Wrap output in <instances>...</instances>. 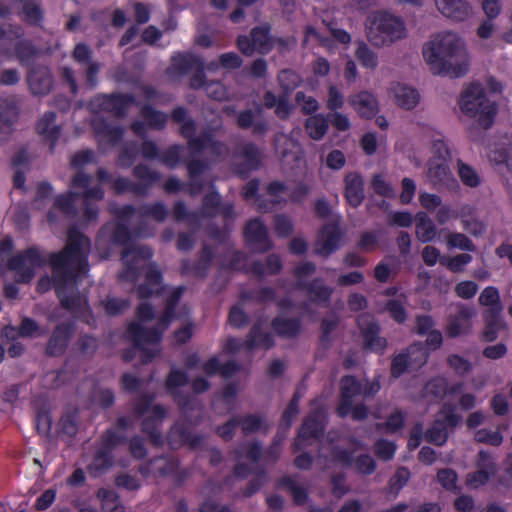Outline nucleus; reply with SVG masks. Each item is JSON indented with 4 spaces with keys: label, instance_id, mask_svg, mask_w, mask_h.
I'll return each mask as SVG.
<instances>
[{
    "label": "nucleus",
    "instance_id": "nucleus-59",
    "mask_svg": "<svg viewBox=\"0 0 512 512\" xmlns=\"http://www.w3.org/2000/svg\"><path fill=\"white\" fill-rule=\"evenodd\" d=\"M76 347L81 355L92 357L98 350L99 340L93 335L83 334L79 336Z\"/></svg>",
    "mask_w": 512,
    "mask_h": 512
},
{
    "label": "nucleus",
    "instance_id": "nucleus-28",
    "mask_svg": "<svg viewBox=\"0 0 512 512\" xmlns=\"http://www.w3.org/2000/svg\"><path fill=\"white\" fill-rule=\"evenodd\" d=\"M79 198L80 193L71 190L58 195L53 202L52 209L47 214V220L50 223L55 222L56 216L54 214V210H58L68 217H75L77 215L75 203Z\"/></svg>",
    "mask_w": 512,
    "mask_h": 512
},
{
    "label": "nucleus",
    "instance_id": "nucleus-51",
    "mask_svg": "<svg viewBox=\"0 0 512 512\" xmlns=\"http://www.w3.org/2000/svg\"><path fill=\"white\" fill-rule=\"evenodd\" d=\"M94 129L98 136L107 139L112 145L118 144L124 135V130L121 126H113L106 121L97 123Z\"/></svg>",
    "mask_w": 512,
    "mask_h": 512
},
{
    "label": "nucleus",
    "instance_id": "nucleus-11",
    "mask_svg": "<svg viewBox=\"0 0 512 512\" xmlns=\"http://www.w3.org/2000/svg\"><path fill=\"white\" fill-rule=\"evenodd\" d=\"M189 383L188 374L180 369H172L165 380V388L167 393L173 397L176 405L183 414L194 409V399L188 392L179 390L180 387Z\"/></svg>",
    "mask_w": 512,
    "mask_h": 512
},
{
    "label": "nucleus",
    "instance_id": "nucleus-16",
    "mask_svg": "<svg viewBox=\"0 0 512 512\" xmlns=\"http://www.w3.org/2000/svg\"><path fill=\"white\" fill-rule=\"evenodd\" d=\"M362 382L354 375H344L340 380L339 404L336 413L340 418H346L354 399L361 395Z\"/></svg>",
    "mask_w": 512,
    "mask_h": 512
},
{
    "label": "nucleus",
    "instance_id": "nucleus-37",
    "mask_svg": "<svg viewBox=\"0 0 512 512\" xmlns=\"http://www.w3.org/2000/svg\"><path fill=\"white\" fill-rule=\"evenodd\" d=\"M236 123L240 129L247 130L251 128L255 136L265 135L269 130V123L266 120L255 121V115L251 109L240 111Z\"/></svg>",
    "mask_w": 512,
    "mask_h": 512
},
{
    "label": "nucleus",
    "instance_id": "nucleus-36",
    "mask_svg": "<svg viewBox=\"0 0 512 512\" xmlns=\"http://www.w3.org/2000/svg\"><path fill=\"white\" fill-rule=\"evenodd\" d=\"M275 342L270 333L263 332L260 323H255L245 339V350L252 351L257 347H263L264 349H271Z\"/></svg>",
    "mask_w": 512,
    "mask_h": 512
},
{
    "label": "nucleus",
    "instance_id": "nucleus-33",
    "mask_svg": "<svg viewBox=\"0 0 512 512\" xmlns=\"http://www.w3.org/2000/svg\"><path fill=\"white\" fill-rule=\"evenodd\" d=\"M472 317V310L465 304H459L455 314H450L446 326V335L449 338L460 336Z\"/></svg>",
    "mask_w": 512,
    "mask_h": 512
},
{
    "label": "nucleus",
    "instance_id": "nucleus-57",
    "mask_svg": "<svg viewBox=\"0 0 512 512\" xmlns=\"http://www.w3.org/2000/svg\"><path fill=\"white\" fill-rule=\"evenodd\" d=\"M184 147L180 144L169 146L164 152H161L159 161L170 169L176 168L181 162Z\"/></svg>",
    "mask_w": 512,
    "mask_h": 512
},
{
    "label": "nucleus",
    "instance_id": "nucleus-55",
    "mask_svg": "<svg viewBox=\"0 0 512 512\" xmlns=\"http://www.w3.org/2000/svg\"><path fill=\"white\" fill-rule=\"evenodd\" d=\"M448 381L442 376L431 378L424 386V392L435 399H444L447 396Z\"/></svg>",
    "mask_w": 512,
    "mask_h": 512
},
{
    "label": "nucleus",
    "instance_id": "nucleus-21",
    "mask_svg": "<svg viewBox=\"0 0 512 512\" xmlns=\"http://www.w3.org/2000/svg\"><path fill=\"white\" fill-rule=\"evenodd\" d=\"M71 323L63 322L56 325L47 341L45 354L49 357H59L66 352L73 335Z\"/></svg>",
    "mask_w": 512,
    "mask_h": 512
},
{
    "label": "nucleus",
    "instance_id": "nucleus-31",
    "mask_svg": "<svg viewBox=\"0 0 512 512\" xmlns=\"http://www.w3.org/2000/svg\"><path fill=\"white\" fill-rule=\"evenodd\" d=\"M186 168L189 176L187 193L191 196H196L204 188V181L200 179V176L208 169V164L201 159H192L186 163Z\"/></svg>",
    "mask_w": 512,
    "mask_h": 512
},
{
    "label": "nucleus",
    "instance_id": "nucleus-42",
    "mask_svg": "<svg viewBox=\"0 0 512 512\" xmlns=\"http://www.w3.org/2000/svg\"><path fill=\"white\" fill-rule=\"evenodd\" d=\"M40 53V49L30 39H20L14 44L15 57L22 66L29 65Z\"/></svg>",
    "mask_w": 512,
    "mask_h": 512
},
{
    "label": "nucleus",
    "instance_id": "nucleus-30",
    "mask_svg": "<svg viewBox=\"0 0 512 512\" xmlns=\"http://www.w3.org/2000/svg\"><path fill=\"white\" fill-rule=\"evenodd\" d=\"M271 328L277 336L293 339L302 331V320L299 317L285 318L278 315L272 319Z\"/></svg>",
    "mask_w": 512,
    "mask_h": 512
},
{
    "label": "nucleus",
    "instance_id": "nucleus-53",
    "mask_svg": "<svg viewBox=\"0 0 512 512\" xmlns=\"http://www.w3.org/2000/svg\"><path fill=\"white\" fill-rule=\"evenodd\" d=\"M411 473L407 467H399L388 482L387 493L397 497L401 489L410 480Z\"/></svg>",
    "mask_w": 512,
    "mask_h": 512
},
{
    "label": "nucleus",
    "instance_id": "nucleus-1",
    "mask_svg": "<svg viewBox=\"0 0 512 512\" xmlns=\"http://www.w3.org/2000/svg\"><path fill=\"white\" fill-rule=\"evenodd\" d=\"M91 247L90 239L78 228L70 227L67 232L66 245L59 252H53L49 256V264L52 268V279L42 277L37 283V291L40 293L50 289L51 283L55 289L61 306L69 312H80L83 304L86 310L92 314L87 299H82L75 287L79 278L88 270V255Z\"/></svg>",
    "mask_w": 512,
    "mask_h": 512
},
{
    "label": "nucleus",
    "instance_id": "nucleus-32",
    "mask_svg": "<svg viewBox=\"0 0 512 512\" xmlns=\"http://www.w3.org/2000/svg\"><path fill=\"white\" fill-rule=\"evenodd\" d=\"M349 102L362 118L372 119L378 112L377 100L370 92L361 91L351 96Z\"/></svg>",
    "mask_w": 512,
    "mask_h": 512
},
{
    "label": "nucleus",
    "instance_id": "nucleus-15",
    "mask_svg": "<svg viewBox=\"0 0 512 512\" xmlns=\"http://www.w3.org/2000/svg\"><path fill=\"white\" fill-rule=\"evenodd\" d=\"M204 439L202 434L193 433L186 421L175 422L168 433V441L172 448L188 446L196 450L202 446Z\"/></svg>",
    "mask_w": 512,
    "mask_h": 512
},
{
    "label": "nucleus",
    "instance_id": "nucleus-25",
    "mask_svg": "<svg viewBox=\"0 0 512 512\" xmlns=\"http://www.w3.org/2000/svg\"><path fill=\"white\" fill-rule=\"evenodd\" d=\"M295 288L306 291L312 302L321 303L324 306L330 304L334 292L333 288L325 285L324 280L319 277L311 281H297Z\"/></svg>",
    "mask_w": 512,
    "mask_h": 512
},
{
    "label": "nucleus",
    "instance_id": "nucleus-35",
    "mask_svg": "<svg viewBox=\"0 0 512 512\" xmlns=\"http://www.w3.org/2000/svg\"><path fill=\"white\" fill-rule=\"evenodd\" d=\"M391 91L395 97L396 104L406 110L413 109L419 102L420 95L418 91L405 84H393Z\"/></svg>",
    "mask_w": 512,
    "mask_h": 512
},
{
    "label": "nucleus",
    "instance_id": "nucleus-4",
    "mask_svg": "<svg viewBox=\"0 0 512 512\" xmlns=\"http://www.w3.org/2000/svg\"><path fill=\"white\" fill-rule=\"evenodd\" d=\"M459 105L461 111L469 117H477L483 129H489L498 112L496 102L490 101L480 83H471L461 94Z\"/></svg>",
    "mask_w": 512,
    "mask_h": 512
},
{
    "label": "nucleus",
    "instance_id": "nucleus-45",
    "mask_svg": "<svg viewBox=\"0 0 512 512\" xmlns=\"http://www.w3.org/2000/svg\"><path fill=\"white\" fill-rule=\"evenodd\" d=\"M479 305L485 307L484 311H493L502 314L503 305L500 298V293L497 287L487 286L479 295Z\"/></svg>",
    "mask_w": 512,
    "mask_h": 512
},
{
    "label": "nucleus",
    "instance_id": "nucleus-7",
    "mask_svg": "<svg viewBox=\"0 0 512 512\" xmlns=\"http://www.w3.org/2000/svg\"><path fill=\"white\" fill-rule=\"evenodd\" d=\"M461 420V415L456 413V406L445 402L438 412V417L424 433L425 440L430 444L443 446L449 438V430L455 429Z\"/></svg>",
    "mask_w": 512,
    "mask_h": 512
},
{
    "label": "nucleus",
    "instance_id": "nucleus-27",
    "mask_svg": "<svg viewBox=\"0 0 512 512\" xmlns=\"http://www.w3.org/2000/svg\"><path fill=\"white\" fill-rule=\"evenodd\" d=\"M56 113L47 111L38 120L36 124L37 133L43 138L45 142L49 143L50 153H54L56 144L61 134V127L55 124Z\"/></svg>",
    "mask_w": 512,
    "mask_h": 512
},
{
    "label": "nucleus",
    "instance_id": "nucleus-61",
    "mask_svg": "<svg viewBox=\"0 0 512 512\" xmlns=\"http://www.w3.org/2000/svg\"><path fill=\"white\" fill-rule=\"evenodd\" d=\"M385 311L398 324H403L407 320L408 314L404 303L400 299H390L385 303Z\"/></svg>",
    "mask_w": 512,
    "mask_h": 512
},
{
    "label": "nucleus",
    "instance_id": "nucleus-14",
    "mask_svg": "<svg viewBox=\"0 0 512 512\" xmlns=\"http://www.w3.org/2000/svg\"><path fill=\"white\" fill-rule=\"evenodd\" d=\"M243 235L245 242L256 253H266L273 248L269 238L268 230L260 218L249 220L244 227Z\"/></svg>",
    "mask_w": 512,
    "mask_h": 512
},
{
    "label": "nucleus",
    "instance_id": "nucleus-29",
    "mask_svg": "<svg viewBox=\"0 0 512 512\" xmlns=\"http://www.w3.org/2000/svg\"><path fill=\"white\" fill-rule=\"evenodd\" d=\"M438 10L454 21H464L471 14V6L465 0H435Z\"/></svg>",
    "mask_w": 512,
    "mask_h": 512
},
{
    "label": "nucleus",
    "instance_id": "nucleus-6",
    "mask_svg": "<svg viewBox=\"0 0 512 512\" xmlns=\"http://www.w3.org/2000/svg\"><path fill=\"white\" fill-rule=\"evenodd\" d=\"M132 175L139 181L133 182L127 177L119 176L112 181V190L116 195L132 193L145 197L155 183L161 179V174L152 170L147 164L139 163L133 167Z\"/></svg>",
    "mask_w": 512,
    "mask_h": 512
},
{
    "label": "nucleus",
    "instance_id": "nucleus-48",
    "mask_svg": "<svg viewBox=\"0 0 512 512\" xmlns=\"http://www.w3.org/2000/svg\"><path fill=\"white\" fill-rule=\"evenodd\" d=\"M97 497L106 512H125L118 493L112 489L100 488Z\"/></svg>",
    "mask_w": 512,
    "mask_h": 512
},
{
    "label": "nucleus",
    "instance_id": "nucleus-10",
    "mask_svg": "<svg viewBox=\"0 0 512 512\" xmlns=\"http://www.w3.org/2000/svg\"><path fill=\"white\" fill-rule=\"evenodd\" d=\"M328 423L326 410L323 406L314 408L303 420L296 439L293 443L295 451L304 448V442L309 439L319 440L323 437Z\"/></svg>",
    "mask_w": 512,
    "mask_h": 512
},
{
    "label": "nucleus",
    "instance_id": "nucleus-46",
    "mask_svg": "<svg viewBox=\"0 0 512 512\" xmlns=\"http://www.w3.org/2000/svg\"><path fill=\"white\" fill-rule=\"evenodd\" d=\"M329 128L328 119L323 114H314L305 121V130L315 141L323 139Z\"/></svg>",
    "mask_w": 512,
    "mask_h": 512
},
{
    "label": "nucleus",
    "instance_id": "nucleus-44",
    "mask_svg": "<svg viewBox=\"0 0 512 512\" xmlns=\"http://www.w3.org/2000/svg\"><path fill=\"white\" fill-rule=\"evenodd\" d=\"M113 464L112 451L100 446L94 456L92 462L87 466L88 472L94 477L108 470Z\"/></svg>",
    "mask_w": 512,
    "mask_h": 512
},
{
    "label": "nucleus",
    "instance_id": "nucleus-9",
    "mask_svg": "<svg viewBox=\"0 0 512 512\" xmlns=\"http://www.w3.org/2000/svg\"><path fill=\"white\" fill-rule=\"evenodd\" d=\"M171 120L181 124L179 133L187 140V147L191 155H200L204 152V141L208 140V129H204L198 136L196 121L188 116V110L184 106H177L171 111Z\"/></svg>",
    "mask_w": 512,
    "mask_h": 512
},
{
    "label": "nucleus",
    "instance_id": "nucleus-58",
    "mask_svg": "<svg viewBox=\"0 0 512 512\" xmlns=\"http://www.w3.org/2000/svg\"><path fill=\"white\" fill-rule=\"evenodd\" d=\"M355 56L359 63L365 68L374 69L378 64L377 55L365 42L359 43Z\"/></svg>",
    "mask_w": 512,
    "mask_h": 512
},
{
    "label": "nucleus",
    "instance_id": "nucleus-8",
    "mask_svg": "<svg viewBox=\"0 0 512 512\" xmlns=\"http://www.w3.org/2000/svg\"><path fill=\"white\" fill-rule=\"evenodd\" d=\"M45 264L46 260L38 248L32 246L10 257L7 267L15 272L16 283L28 284L35 276V269Z\"/></svg>",
    "mask_w": 512,
    "mask_h": 512
},
{
    "label": "nucleus",
    "instance_id": "nucleus-2",
    "mask_svg": "<svg viewBox=\"0 0 512 512\" xmlns=\"http://www.w3.org/2000/svg\"><path fill=\"white\" fill-rule=\"evenodd\" d=\"M423 56L435 75L464 76L469 70L468 54L456 34L445 32L423 46Z\"/></svg>",
    "mask_w": 512,
    "mask_h": 512
},
{
    "label": "nucleus",
    "instance_id": "nucleus-26",
    "mask_svg": "<svg viewBox=\"0 0 512 512\" xmlns=\"http://www.w3.org/2000/svg\"><path fill=\"white\" fill-rule=\"evenodd\" d=\"M344 197L347 203L358 208L365 199L364 180L360 173L349 172L344 177Z\"/></svg>",
    "mask_w": 512,
    "mask_h": 512
},
{
    "label": "nucleus",
    "instance_id": "nucleus-13",
    "mask_svg": "<svg viewBox=\"0 0 512 512\" xmlns=\"http://www.w3.org/2000/svg\"><path fill=\"white\" fill-rule=\"evenodd\" d=\"M344 233L339 223L330 222L324 224L318 233V239L315 244V254L321 257H328L336 252L341 246Z\"/></svg>",
    "mask_w": 512,
    "mask_h": 512
},
{
    "label": "nucleus",
    "instance_id": "nucleus-40",
    "mask_svg": "<svg viewBox=\"0 0 512 512\" xmlns=\"http://www.w3.org/2000/svg\"><path fill=\"white\" fill-rule=\"evenodd\" d=\"M415 234L422 243L432 242L437 235V228L426 212L420 211L415 216Z\"/></svg>",
    "mask_w": 512,
    "mask_h": 512
},
{
    "label": "nucleus",
    "instance_id": "nucleus-20",
    "mask_svg": "<svg viewBox=\"0 0 512 512\" xmlns=\"http://www.w3.org/2000/svg\"><path fill=\"white\" fill-rule=\"evenodd\" d=\"M27 82L31 93L37 96L48 95L54 86L50 68L42 64L34 65L29 69Z\"/></svg>",
    "mask_w": 512,
    "mask_h": 512
},
{
    "label": "nucleus",
    "instance_id": "nucleus-41",
    "mask_svg": "<svg viewBox=\"0 0 512 512\" xmlns=\"http://www.w3.org/2000/svg\"><path fill=\"white\" fill-rule=\"evenodd\" d=\"M277 488H286L296 506H303L309 500V492L306 488L297 484L296 480L289 475L281 477L276 484Z\"/></svg>",
    "mask_w": 512,
    "mask_h": 512
},
{
    "label": "nucleus",
    "instance_id": "nucleus-52",
    "mask_svg": "<svg viewBox=\"0 0 512 512\" xmlns=\"http://www.w3.org/2000/svg\"><path fill=\"white\" fill-rule=\"evenodd\" d=\"M457 173L461 182L470 188H476L481 184V177L478 172L461 159L457 160Z\"/></svg>",
    "mask_w": 512,
    "mask_h": 512
},
{
    "label": "nucleus",
    "instance_id": "nucleus-47",
    "mask_svg": "<svg viewBox=\"0 0 512 512\" xmlns=\"http://www.w3.org/2000/svg\"><path fill=\"white\" fill-rule=\"evenodd\" d=\"M169 211L161 201L154 203H144L137 207V215L140 218H150L156 222L162 223L168 217Z\"/></svg>",
    "mask_w": 512,
    "mask_h": 512
},
{
    "label": "nucleus",
    "instance_id": "nucleus-12",
    "mask_svg": "<svg viewBox=\"0 0 512 512\" xmlns=\"http://www.w3.org/2000/svg\"><path fill=\"white\" fill-rule=\"evenodd\" d=\"M99 111L112 114L117 118L126 116L129 108L136 104V98L131 93L99 94L91 102Z\"/></svg>",
    "mask_w": 512,
    "mask_h": 512
},
{
    "label": "nucleus",
    "instance_id": "nucleus-34",
    "mask_svg": "<svg viewBox=\"0 0 512 512\" xmlns=\"http://www.w3.org/2000/svg\"><path fill=\"white\" fill-rule=\"evenodd\" d=\"M21 4L19 16L27 25L41 27L44 20V11L38 0H18Z\"/></svg>",
    "mask_w": 512,
    "mask_h": 512
},
{
    "label": "nucleus",
    "instance_id": "nucleus-17",
    "mask_svg": "<svg viewBox=\"0 0 512 512\" xmlns=\"http://www.w3.org/2000/svg\"><path fill=\"white\" fill-rule=\"evenodd\" d=\"M447 161L430 159L428 162V176L435 187L457 191L460 185L448 166Z\"/></svg>",
    "mask_w": 512,
    "mask_h": 512
},
{
    "label": "nucleus",
    "instance_id": "nucleus-60",
    "mask_svg": "<svg viewBox=\"0 0 512 512\" xmlns=\"http://www.w3.org/2000/svg\"><path fill=\"white\" fill-rule=\"evenodd\" d=\"M413 347H410L407 352H401L395 355L391 361L390 374L392 378L401 377L408 369L409 362V353Z\"/></svg>",
    "mask_w": 512,
    "mask_h": 512
},
{
    "label": "nucleus",
    "instance_id": "nucleus-39",
    "mask_svg": "<svg viewBox=\"0 0 512 512\" xmlns=\"http://www.w3.org/2000/svg\"><path fill=\"white\" fill-rule=\"evenodd\" d=\"M484 329L482 331V340L493 342L497 339L500 330L505 328L502 314L493 311H483Z\"/></svg>",
    "mask_w": 512,
    "mask_h": 512
},
{
    "label": "nucleus",
    "instance_id": "nucleus-56",
    "mask_svg": "<svg viewBox=\"0 0 512 512\" xmlns=\"http://www.w3.org/2000/svg\"><path fill=\"white\" fill-rule=\"evenodd\" d=\"M101 305L103 306L106 314L113 317L124 313V311L129 308L130 301L126 298L107 296L101 301Z\"/></svg>",
    "mask_w": 512,
    "mask_h": 512
},
{
    "label": "nucleus",
    "instance_id": "nucleus-3",
    "mask_svg": "<svg viewBox=\"0 0 512 512\" xmlns=\"http://www.w3.org/2000/svg\"><path fill=\"white\" fill-rule=\"evenodd\" d=\"M153 255V250L147 245L126 246L122 251L124 268L119 279L136 284L142 275L145 276L144 283L136 288L139 299H149L163 289L162 272L155 263L150 262Z\"/></svg>",
    "mask_w": 512,
    "mask_h": 512
},
{
    "label": "nucleus",
    "instance_id": "nucleus-19",
    "mask_svg": "<svg viewBox=\"0 0 512 512\" xmlns=\"http://www.w3.org/2000/svg\"><path fill=\"white\" fill-rule=\"evenodd\" d=\"M125 336L133 344V347L159 345L163 339L161 330L155 326L147 328L138 321H131L127 325Z\"/></svg>",
    "mask_w": 512,
    "mask_h": 512
},
{
    "label": "nucleus",
    "instance_id": "nucleus-38",
    "mask_svg": "<svg viewBox=\"0 0 512 512\" xmlns=\"http://www.w3.org/2000/svg\"><path fill=\"white\" fill-rule=\"evenodd\" d=\"M202 61L199 56L190 52H179L172 57L169 70L184 76L192 72Z\"/></svg>",
    "mask_w": 512,
    "mask_h": 512
},
{
    "label": "nucleus",
    "instance_id": "nucleus-54",
    "mask_svg": "<svg viewBox=\"0 0 512 512\" xmlns=\"http://www.w3.org/2000/svg\"><path fill=\"white\" fill-rule=\"evenodd\" d=\"M221 196L216 191L207 193L202 200L201 214L205 218H214L219 215Z\"/></svg>",
    "mask_w": 512,
    "mask_h": 512
},
{
    "label": "nucleus",
    "instance_id": "nucleus-50",
    "mask_svg": "<svg viewBox=\"0 0 512 512\" xmlns=\"http://www.w3.org/2000/svg\"><path fill=\"white\" fill-rule=\"evenodd\" d=\"M139 155V146L136 141H128L121 148L118 157L117 165L123 169L132 167Z\"/></svg>",
    "mask_w": 512,
    "mask_h": 512
},
{
    "label": "nucleus",
    "instance_id": "nucleus-18",
    "mask_svg": "<svg viewBox=\"0 0 512 512\" xmlns=\"http://www.w3.org/2000/svg\"><path fill=\"white\" fill-rule=\"evenodd\" d=\"M243 162L236 167L237 174L245 179L252 171L261 169L263 165V151L253 142L244 143L238 151Z\"/></svg>",
    "mask_w": 512,
    "mask_h": 512
},
{
    "label": "nucleus",
    "instance_id": "nucleus-63",
    "mask_svg": "<svg viewBox=\"0 0 512 512\" xmlns=\"http://www.w3.org/2000/svg\"><path fill=\"white\" fill-rule=\"evenodd\" d=\"M266 471L263 467L257 468L255 476L248 481L245 488L242 491L244 497L248 498L257 493L266 481Z\"/></svg>",
    "mask_w": 512,
    "mask_h": 512
},
{
    "label": "nucleus",
    "instance_id": "nucleus-5",
    "mask_svg": "<svg viewBox=\"0 0 512 512\" xmlns=\"http://www.w3.org/2000/svg\"><path fill=\"white\" fill-rule=\"evenodd\" d=\"M367 37L375 47L390 46L407 37L404 20L388 11H378L372 16Z\"/></svg>",
    "mask_w": 512,
    "mask_h": 512
},
{
    "label": "nucleus",
    "instance_id": "nucleus-24",
    "mask_svg": "<svg viewBox=\"0 0 512 512\" xmlns=\"http://www.w3.org/2000/svg\"><path fill=\"white\" fill-rule=\"evenodd\" d=\"M247 256L244 252L234 251L227 264H222L221 269L229 271H239L245 274H252L258 280H262L265 276L264 264L261 260H255L250 265L246 262Z\"/></svg>",
    "mask_w": 512,
    "mask_h": 512
},
{
    "label": "nucleus",
    "instance_id": "nucleus-64",
    "mask_svg": "<svg viewBox=\"0 0 512 512\" xmlns=\"http://www.w3.org/2000/svg\"><path fill=\"white\" fill-rule=\"evenodd\" d=\"M274 229L279 238H288L293 233L294 225L287 215L276 214L274 216Z\"/></svg>",
    "mask_w": 512,
    "mask_h": 512
},
{
    "label": "nucleus",
    "instance_id": "nucleus-43",
    "mask_svg": "<svg viewBox=\"0 0 512 512\" xmlns=\"http://www.w3.org/2000/svg\"><path fill=\"white\" fill-rule=\"evenodd\" d=\"M140 115L145 120L147 126L156 131L165 129L169 119L168 114L155 109L150 104H145L140 108Z\"/></svg>",
    "mask_w": 512,
    "mask_h": 512
},
{
    "label": "nucleus",
    "instance_id": "nucleus-23",
    "mask_svg": "<svg viewBox=\"0 0 512 512\" xmlns=\"http://www.w3.org/2000/svg\"><path fill=\"white\" fill-rule=\"evenodd\" d=\"M113 228L111 231V241L120 246H126L130 243L132 239V235L134 234L137 237H149L153 235L152 231H148V227L140 222L134 229L131 231L126 223L117 222L114 225L106 224L102 227L101 233H104Z\"/></svg>",
    "mask_w": 512,
    "mask_h": 512
},
{
    "label": "nucleus",
    "instance_id": "nucleus-62",
    "mask_svg": "<svg viewBox=\"0 0 512 512\" xmlns=\"http://www.w3.org/2000/svg\"><path fill=\"white\" fill-rule=\"evenodd\" d=\"M397 446L393 441L381 438L374 443V452L376 456L383 460L389 461L394 458Z\"/></svg>",
    "mask_w": 512,
    "mask_h": 512
},
{
    "label": "nucleus",
    "instance_id": "nucleus-49",
    "mask_svg": "<svg viewBox=\"0 0 512 512\" xmlns=\"http://www.w3.org/2000/svg\"><path fill=\"white\" fill-rule=\"evenodd\" d=\"M161 423L155 417H145L141 422V431L149 438L150 443L155 447L163 445V435L160 430Z\"/></svg>",
    "mask_w": 512,
    "mask_h": 512
},
{
    "label": "nucleus",
    "instance_id": "nucleus-22",
    "mask_svg": "<svg viewBox=\"0 0 512 512\" xmlns=\"http://www.w3.org/2000/svg\"><path fill=\"white\" fill-rule=\"evenodd\" d=\"M214 250L210 245L204 244L201 248L199 259L192 262L190 259L181 261V274L193 275L199 279H205L214 260Z\"/></svg>",
    "mask_w": 512,
    "mask_h": 512
}]
</instances>
